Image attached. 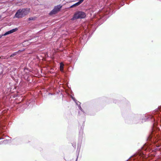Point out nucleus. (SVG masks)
Segmentation results:
<instances>
[{
  "instance_id": "6",
  "label": "nucleus",
  "mask_w": 161,
  "mask_h": 161,
  "mask_svg": "<svg viewBox=\"0 0 161 161\" xmlns=\"http://www.w3.org/2000/svg\"><path fill=\"white\" fill-rule=\"evenodd\" d=\"M64 64L62 63H60V70L61 71H62L63 70Z\"/></svg>"
},
{
  "instance_id": "5",
  "label": "nucleus",
  "mask_w": 161,
  "mask_h": 161,
  "mask_svg": "<svg viewBox=\"0 0 161 161\" xmlns=\"http://www.w3.org/2000/svg\"><path fill=\"white\" fill-rule=\"evenodd\" d=\"M84 0H80L78 2L76 3L75 4H73L72 6H71L70 7L72 8L75 6H77L79 5L80 3H81L84 1Z\"/></svg>"
},
{
  "instance_id": "12",
  "label": "nucleus",
  "mask_w": 161,
  "mask_h": 161,
  "mask_svg": "<svg viewBox=\"0 0 161 161\" xmlns=\"http://www.w3.org/2000/svg\"><path fill=\"white\" fill-rule=\"evenodd\" d=\"M1 18V16L0 15V19Z\"/></svg>"
},
{
  "instance_id": "2",
  "label": "nucleus",
  "mask_w": 161,
  "mask_h": 161,
  "mask_svg": "<svg viewBox=\"0 0 161 161\" xmlns=\"http://www.w3.org/2000/svg\"><path fill=\"white\" fill-rule=\"evenodd\" d=\"M86 16V14L84 12H79L75 14L73 19L83 18L85 17Z\"/></svg>"
},
{
  "instance_id": "9",
  "label": "nucleus",
  "mask_w": 161,
  "mask_h": 161,
  "mask_svg": "<svg viewBox=\"0 0 161 161\" xmlns=\"http://www.w3.org/2000/svg\"><path fill=\"white\" fill-rule=\"evenodd\" d=\"M17 53V52H15V53H14L13 54L11 55L10 57H14V56H15L16 54Z\"/></svg>"
},
{
  "instance_id": "7",
  "label": "nucleus",
  "mask_w": 161,
  "mask_h": 161,
  "mask_svg": "<svg viewBox=\"0 0 161 161\" xmlns=\"http://www.w3.org/2000/svg\"><path fill=\"white\" fill-rule=\"evenodd\" d=\"M17 30H18V29L17 28H16L12 29L9 31H10V33L11 34L12 33H13L14 32L16 31Z\"/></svg>"
},
{
  "instance_id": "8",
  "label": "nucleus",
  "mask_w": 161,
  "mask_h": 161,
  "mask_svg": "<svg viewBox=\"0 0 161 161\" xmlns=\"http://www.w3.org/2000/svg\"><path fill=\"white\" fill-rule=\"evenodd\" d=\"M10 31H8L7 32H6L5 33H4L3 35V36H6L8 35V34H10Z\"/></svg>"
},
{
  "instance_id": "10",
  "label": "nucleus",
  "mask_w": 161,
  "mask_h": 161,
  "mask_svg": "<svg viewBox=\"0 0 161 161\" xmlns=\"http://www.w3.org/2000/svg\"><path fill=\"white\" fill-rule=\"evenodd\" d=\"M33 18H30L28 19V20H33Z\"/></svg>"
},
{
  "instance_id": "4",
  "label": "nucleus",
  "mask_w": 161,
  "mask_h": 161,
  "mask_svg": "<svg viewBox=\"0 0 161 161\" xmlns=\"http://www.w3.org/2000/svg\"><path fill=\"white\" fill-rule=\"evenodd\" d=\"M60 8V7H59V6H58L57 7H55L54 9L52 11L51 13L54 14H55L56 12L59 10Z\"/></svg>"
},
{
  "instance_id": "1",
  "label": "nucleus",
  "mask_w": 161,
  "mask_h": 161,
  "mask_svg": "<svg viewBox=\"0 0 161 161\" xmlns=\"http://www.w3.org/2000/svg\"><path fill=\"white\" fill-rule=\"evenodd\" d=\"M29 8H24L18 10L15 16L17 18H21L24 17L28 14L30 12Z\"/></svg>"
},
{
  "instance_id": "13",
  "label": "nucleus",
  "mask_w": 161,
  "mask_h": 161,
  "mask_svg": "<svg viewBox=\"0 0 161 161\" xmlns=\"http://www.w3.org/2000/svg\"><path fill=\"white\" fill-rule=\"evenodd\" d=\"M1 18V16L0 15V19Z\"/></svg>"
},
{
  "instance_id": "11",
  "label": "nucleus",
  "mask_w": 161,
  "mask_h": 161,
  "mask_svg": "<svg viewBox=\"0 0 161 161\" xmlns=\"http://www.w3.org/2000/svg\"><path fill=\"white\" fill-rule=\"evenodd\" d=\"M3 36V35H2V36H0V38H1V37Z\"/></svg>"
},
{
  "instance_id": "3",
  "label": "nucleus",
  "mask_w": 161,
  "mask_h": 161,
  "mask_svg": "<svg viewBox=\"0 0 161 161\" xmlns=\"http://www.w3.org/2000/svg\"><path fill=\"white\" fill-rule=\"evenodd\" d=\"M72 98L75 102V103H76V105L78 106V107H79V108L82 111V108H81V107L80 106V102H79L78 101H77L76 100V99L74 97H72Z\"/></svg>"
}]
</instances>
